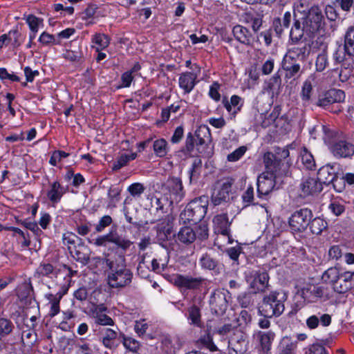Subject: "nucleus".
Returning a JSON list of instances; mask_svg holds the SVG:
<instances>
[{
	"instance_id": "nucleus-5",
	"label": "nucleus",
	"mask_w": 354,
	"mask_h": 354,
	"mask_svg": "<svg viewBox=\"0 0 354 354\" xmlns=\"http://www.w3.org/2000/svg\"><path fill=\"white\" fill-rule=\"evenodd\" d=\"M208 201L205 196L196 198L191 201L180 214L184 223L196 224L205 217L207 210Z\"/></svg>"
},
{
	"instance_id": "nucleus-8",
	"label": "nucleus",
	"mask_w": 354,
	"mask_h": 354,
	"mask_svg": "<svg viewBox=\"0 0 354 354\" xmlns=\"http://www.w3.org/2000/svg\"><path fill=\"white\" fill-rule=\"evenodd\" d=\"M176 236L180 243L188 245L193 243L196 238L202 241L206 239L208 237V228L205 224L194 227L185 226L180 229Z\"/></svg>"
},
{
	"instance_id": "nucleus-39",
	"label": "nucleus",
	"mask_w": 354,
	"mask_h": 354,
	"mask_svg": "<svg viewBox=\"0 0 354 354\" xmlns=\"http://www.w3.org/2000/svg\"><path fill=\"white\" fill-rule=\"evenodd\" d=\"M291 21V14L290 12H285L283 20L279 17H276L272 21V28L276 32L278 37H280L283 31L284 28H288Z\"/></svg>"
},
{
	"instance_id": "nucleus-16",
	"label": "nucleus",
	"mask_w": 354,
	"mask_h": 354,
	"mask_svg": "<svg viewBox=\"0 0 354 354\" xmlns=\"http://www.w3.org/2000/svg\"><path fill=\"white\" fill-rule=\"evenodd\" d=\"M337 164H327L322 167L317 172V179L321 184L329 185L333 183L335 189L341 192V189H337L335 183L337 181V176L336 173Z\"/></svg>"
},
{
	"instance_id": "nucleus-40",
	"label": "nucleus",
	"mask_w": 354,
	"mask_h": 354,
	"mask_svg": "<svg viewBox=\"0 0 354 354\" xmlns=\"http://www.w3.org/2000/svg\"><path fill=\"white\" fill-rule=\"evenodd\" d=\"M187 319L191 321V324L197 327H201L203 322L200 307L195 304L190 306L187 308Z\"/></svg>"
},
{
	"instance_id": "nucleus-36",
	"label": "nucleus",
	"mask_w": 354,
	"mask_h": 354,
	"mask_svg": "<svg viewBox=\"0 0 354 354\" xmlns=\"http://www.w3.org/2000/svg\"><path fill=\"white\" fill-rule=\"evenodd\" d=\"M257 339L259 341L261 349L265 352L270 350L271 344L275 337V333L272 330L258 331L256 333Z\"/></svg>"
},
{
	"instance_id": "nucleus-4",
	"label": "nucleus",
	"mask_w": 354,
	"mask_h": 354,
	"mask_svg": "<svg viewBox=\"0 0 354 354\" xmlns=\"http://www.w3.org/2000/svg\"><path fill=\"white\" fill-rule=\"evenodd\" d=\"M301 14L302 24L306 29V33L309 37L322 35L325 32V17L318 6H313Z\"/></svg>"
},
{
	"instance_id": "nucleus-53",
	"label": "nucleus",
	"mask_w": 354,
	"mask_h": 354,
	"mask_svg": "<svg viewBox=\"0 0 354 354\" xmlns=\"http://www.w3.org/2000/svg\"><path fill=\"white\" fill-rule=\"evenodd\" d=\"M14 328L12 322L7 318H0V335L6 336L9 335Z\"/></svg>"
},
{
	"instance_id": "nucleus-6",
	"label": "nucleus",
	"mask_w": 354,
	"mask_h": 354,
	"mask_svg": "<svg viewBox=\"0 0 354 354\" xmlns=\"http://www.w3.org/2000/svg\"><path fill=\"white\" fill-rule=\"evenodd\" d=\"M313 213L309 208L304 207L295 211L288 218V226L292 233H303L309 225Z\"/></svg>"
},
{
	"instance_id": "nucleus-11",
	"label": "nucleus",
	"mask_w": 354,
	"mask_h": 354,
	"mask_svg": "<svg viewBox=\"0 0 354 354\" xmlns=\"http://www.w3.org/2000/svg\"><path fill=\"white\" fill-rule=\"evenodd\" d=\"M174 221V216L171 214H168L161 223L157 225V241L163 248H167V242L176 236V234H173Z\"/></svg>"
},
{
	"instance_id": "nucleus-9",
	"label": "nucleus",
	"mask_w": 354,
	"mask_h": 354,
	"mask_svg": "<svg viewBox=\"0 0 354 354\" xmlns=\"http://www.w3.org/2000/svg\"><path fill=\"white\" fill-rule=\"evenodd\" d=\"M162 190L164 195L169 199L170 205L181 201L185 194L181 179L174 176L167 178L162 184Z\"/></svg>"
},
{
	"instance_id": "nucleus-20",
	"label": "nucleus",
	"mask_w": 354,
	"mask_h": 354,
	"mask_svg": "<svg viewBox=\"0 0 354 354\" xmlns=\"http://www.w3.org/2000/svg\"><path fill=\"white\" fill-rule=\"evenodd\" d=\"M248 341L242 333H234L228 341L229 354H244L248 350Z\"/></svg>"
},
{
	"instance_id": "nucleus-27",
	"label": "nucleus",
	"mask_w": 354,
	"mask_h": 354,
	"mask_svg": "<svg viewBox=\"0 0 354 354\" xmlns=\"http://www.w3.org/2000/svg\"><path fill=\"white\" fill-rule=\"evenodd\" d=\"M244 100L237 95H233L229 101L227 97H223L222 104L227 111L234 117L241 111L243 106Z\"/></svg>"
},
{
	"instance_id": "nucleus-42",
	"label": "nucleus",
	"mask_w": 354,
	"mask_h": 354,
	"mask_svg": "<svg viewBox=\"0 0 354 354\" xmlns=\"http://www.w3.org/2000/svg\"><path fill=\"white\" fill-rule=\"evenodd\" d=\"M312 234L320 235L328 227V223L322 218L317 216L310 219V225H308Z\"/></svg>"
},
{
	"instance_id": "nucleus-60",
	"label": "nucleus",
	"mask_w": 354,
	"mask_h": 354,
	"mask_svg": "<svg viewBox=\"0 0 354 354\" xmlns=\"http://www.w3.org/2000/svg\"><path fill=\"white\" fill-rule=\"evenodd\" d=\"M313 91L312 84L309 80H306L302 86L301 97L303 101L308 102L310 99Z\"/></svg>"
},
{
	"instance_id": "nucleus-25",
	"label": "nucleus",
	"mask_w": 354,
	"mask_h": 354,
	"mask_svg": "<svg viewBox=\"0 0 354 354\" xmlns=\"http://www.w3.org/2000/svg\"><path fill=\"white\" fill-rule=\"evenodd\" d=\"M198 73L194 72H184L180 74L178 78L179 87L185 94L192 92L197 84Z\"/></svg>"
},
{
	"instance_id": "nucleus-37",
	"label": "nucleus",
	"mask_w": 354,
	"mask_h": 354,
	"mask_svg": "<svg viewBox=\"0 0 354 354\" xmlns=\"http://www.w3.org/2000/svg\"><path fill=\"white\" fill-rule=\"evenodd\" d=\"M60 270L53 264L44 261L41 262L36 270V274L39 277H57Z\"/></svg>"
},
{
	"instance_id": "nucleus-22",
	"label": "nucleus",
	"mask_w": 354,
	"mask_h": 354,
	"mask_svg": "<svg viewBox=\"0 0 354 354\" xmlns=\"http://www.w3.org/2000/svg\"><path fill=\"white\" fill-rule=\"evenodd\" d=\"M354 287V272H341L334 283L333 290L339 294H345Z\"/></svg>"
},
{
	"instance_id": "nucleus-12",
	"label": "nucleus",
	"mask_w": 354,
	"mask_h": 354,
	"mask_svg": "<svg viewBox=\"0 0 354 354\" xmlns=\"http://www.w3.org/2000/svg\"><path fill=\"white\" fill-rule=\"evenodd\" d=\"M234 183V180L232 178H225L220 187L215 189L212 194V203L214 205H219L223 203L228 202L232 194V187Z\"/></svg>"
},
{
	"instance_id": "nucleus-55",
	"label": "nucleus",
	"mask_w": 354,
	"mask_h": 354,
	"mask_svg": "<svg viewBox=\"0 0 354 354\" xmlns=\"http://www.w3.org/2000/svg\"><path fill=\"white\" fill-rule=\"evenodd\" d=\"M121 189L117 186H111L108 190L109 204L115 205L120 200Z\"/></svg>"
},
{
	"instance_id": "nucleus-48",
	"label": "nucleus",
	"mask_w": 354,
	"mask_h": 354,
	"mask_svg": "<svg viewBox=\"0 0 354 354\" xmlns=\"http://www.w3.org/2000/svg\"><path fill=\"white\" fill-rule=\"evenodd\" d=\"M339 274L336 268H330L323 273L322 279L325 283H332L333 287L334 283L337 281Z\"/></svg>"
},
{
	"instance_id": "nucleus-3",
	"label": "nucleus",
	"mask_w": 354,
	"mask_h": 354,
	"mask_svg": "<svg viewBox=\"0 0 354 354\" xmlns=\"http://www.w3.org/2000/svg\"><path fill=\"white\" fill-rule=\"evenodd\" d=\"M286 299V293L276 290L272 291L268 295H264L258 308V313L262 317H279L285 310L284 302Z\"/></svg>"
},
{
	"instance_id": "nucleus-14",
	"label": "nucleus",
	"mask_w": 354,
	"mask_h": 354,
	"mask_svg": "<svg viewBox=\"0 0 354 354\" xmlns=\"http://www.w3.org/2000/svg\"><path fill=\"white\" fill-rule=\"evenodd\" d=\"M345 93L340 89H330L319 96L316 104L325 109H330L333 104L343 102Z\"/></svg>"
},
{
	"instance_id": "nucleus-62",
	"label": "nucleus",
	"mask_w": 354,
	"mask_h": 354,
	"mask_svg": "<svg viewBox=\"0 0 354 354\" xmlns=\"http://www.w3.org/2000/svg\"><path fill=\"white\" fill-rule=\"evenodd\" d=\"M112 222L113 220L110 216L106 215L102 216L98 223L95 225L96 232H102L106 227L109 226Z\"/></svg>"
},
{
	"instance_id": "nucleus-59",
	"label": "nucleus",
	"mask_w": 354,
	"mask_h": 354,
	"mask_svg": "<svg viewBox=\"0 0 354 354\" xmlns=\"http://www.w3.org/2000/svg\"><path fill=\"white\" fill-rule=\"evenodd\" d=\"M145 190V187L140 183H133L127 188V191L133 197H140Z\"/></svg>"
},
{
	"instance_id": "nucleus-51",
	"label": "nucleus",
	"mask_w": 354,
	"mask_h": 354,
	"mask_svg": "<svg viewBox=\"0 0 354 354\" xmlns=\"http://www.w3.org/2000/svg\"><path fill=\"white\" fill-rule=\"evenodd\" d=\"M26 21L28 24L30 31L38 32L39 27L43 26V19L36 17L34 15H29L26 18Z\"/></svg>"
},
{
	"instance_id": "nucleus-21",
	"label": "nucleus",
	"mask_w": 354,
	"mask_h": 354,
	"mask_svg": "<svg viewBox=\"0 0 354 354\" xmlns=\"http://www.w3.org/2000/svg\"><path fill=\"white\" fill-rule=\"evenodd\" d=\"M277 179L263 172L257 178V196L263 198L268 196L275 187Z\"/></svg>"
},
{
	"instance_id": "nucleus-34",
	"label": "nucleus",
	"mask_w": 354,
	"mask_h": 354,
	"mask_svg": "<svg viewBox=\"0 0 354 354\" xmlns=\"http://www.w3.org/2000/svg\"><path fill=\"white\" fill-rule=\"evenodd\" d=\"M297 12H294V23L290 32V38L292 42H298L301 41L306 32L304 26L302 24L301 17L297 18Z\"/></svg>"
},
{
	"instance_id": "nucleus-38",
	"label": "nucleus",
	"mask_w": 354,
	"mask_h": 354,
	"mask_svg": "<svg viewBox=\"0 0 354 354\" xmlns=\"http://www.w3.org/2000/svg\"><path fill=\"white\" fill-rule=\"evenodd\" d=\"M243 21L246 24H251L252 28L257 32L262 26L263 15L257 12H248L243 16Z\"/></svg>"
},
{
	"instance_id": "nucleus-43",
	"label": "nucleus",
	"mask_w": 354,
	"mask_h": 354,
	"mask_svg": "<svg viewBox=\"0 0 354 354\" xmlns=\"http://www.w3.org/2000/svg\"><path fill=\"white\" fill-rule=\"evenodd\" d=\"M151 207L156 210L157 213L165 214L167 212L168 207L171 205L169 204V199L167 198H157L153 197L151 198Z\"/></svg>"
},
{
	"instance_id": "nucleus-64",
	"label": "nucleus",
	"mask_w": 354,
	"mask_h": 354,
	"mask_svg": "<svg viewBox=\"0 0 354 354\" xmlns=\"http://www.w3.org/2000/svg\"><path fill=\"white\" fill-rule=\"evenodd\" d=\"M328 209L336 216L342 215L345 211L344 205L337 201L332 202L329 205Z\"/></svg>"
},
{
	"instance_id": "nucleus-56",
	"label": "nucleus",
	"mask_w": 354,
	"mask_h": 354,
	"mask_svg": "<svg viewBox=\"0 0 354 354\" xmlns=\"http://www.w3.org/2000/svg\"><path fill=\"white\" fill-rule=\"evenodd\" d=\"M328 65V55L326 52H322L319 54L317 57L315 62L316 70L317 71L322 72L325 70V68Z\"/></svg>"
},
{
	"instance_id": "nucleus-10",
	"label": "nucleus",
	"mask_w": 354,
	"mask_h": 354,
	"mask_svg": "<svg viewBox=\"0 0 354 354\" xmlns=\"http://www.w3.org/2000/svg\"><path fill=\"white\" fill-rule=\"evenodd\" d=\"M269 279V275L264 269L252 270L245 273V280L254 294L266 292Z\"/></svg>"
},
{
	"instance_id": "nucleus-31",
	"label": "nucleus",
	"mask_w": 354,
	"mask_h": 354,
	"mask_svg": "<svg viewBox=\"0 0 354 354\" xmlns=\"http://www.w3.org/2000/svg\"><path fill=\"white\" fill-rule=\"evenodd\" d=\"M66 192V189L56 180L50 184V189L47 192L46 195L51 203L56 204L61 201Z\"/></svg>"
},
{
	"instance_id": "nucleus-19",
	"label": "nucleus",
	"mask_w": 354,
	"mask_h": 354,
	"mask_svg": "<svg viewBox=\"0 0 354 354\" xmlns=\"http://www.w3.org/2000/svg\"><path fill=\"white\" fill-rule=\"evenodd\" d=\"M203 281V277H193L190 275L183 274H176L174 279V283L176 286L192 290L200 289Z\"/></svg>"
},
{
	"instance_id": "nucleus-50",
	"label": "nucleus",
	"mask_w": 354,
	"mask_h": 354,
	"mask_svg": "<svg viewBox=\"0 0 354 354\" xmlns=\"http://www.w3.org/2000/svg\"><path fill=\"white\" fill-rule=\"evenodd\" d=\"M301 159L303 165L307 169L313 170L315 169V162L313 156L306 149L301 151Z\"/></svg>"
},
{
	"instance_id": "nucleus-24",
	"label": "nucleus",
	"mask_w": 354,
	"mask_h": 354,
	"mask_svg": "<svg viewBox=\"0 0 354 354\" xmlns=\"http://www.w3.org/2000/svg\"><path fill=\"white\" fill-rule=\"evenodd\" d=\"M196 147L200 153H205V149L211 142L212 136L207 125H201L195 131Z\"/></svg>"
},
{
	"instance_id": "nucleus-45",
	"label": "nucleus",
	"mask_w": 354,
	"mask_h": 354,
	"mask_svg": "<svg viewBox=\"0 0 354 354\" xmlns=\"http://www.w3.org/2000/svg\"><path fill=\"white\" fill-rule=\"evenodd\" d=\"M33 288L30 283H23L17 288V295L21 301L31 298Z\"/></svg>"
},
{
	"instance_id": "nucleus-52",
	"label": "nucleus",
	"mask_w": 354,
	"mask_h": 354,
	"mask_svg": "<svg viewBox=\"0 0 354 354\" xmlns=\"http://www.w3.org/2000/svg\"><path fill=\"white\" fill-rule=\"evenodd\" d=\"M351 62H348L346 65H342V68H341L339 74V80L341 82H346L354 77L353 70L351 67Z\"/></svg>"
},
{
	"instance_id": "nucleus-18",
	"label": "nucleus",
	"mask_w": 354,
	"mask_h": 354,
	"mask_svg": "<svg viewBox=\"0 0 354 354\" xmlns=\"http://www.w3.org/2000/svg\"><path fill=\"white\" fill-rule=\"evenodd\" d=\"M98 335L100 342L106 348L114 350L120 344V333L111 328H104L100 330Z\"/></svg>"
},
{
	"instance_id": "nucleus-32",
	"label": "nucleus",
	"mask_w": 354,
	"mask_h": 354,
	"mask_svg": "<svg viewBox=\"0 0 354 354\" xmlns=\"http://www.w3.org/2000/svg\"><path fill=\"white\" fill-rule=\"evenodd\" d=\"M213 223L218 233L223 236H228L230 234V226L231 223L227 214H220L214 216Z\"/></svg>"
},
{
	"instance_id": "nucleus-28",
	"label": "nucleus",
	"mask_w": 354,
	"mask_h": 354,
	"mask_svg": "<svg viewBox=\"0 0 354 354\" xmlns=\"http://www.w3.org/2000/svg\"><path fill=\"white\" fill-rule=\"evenodd\" d=\"M182 346L183 342L178 336L165 337L162 340V349L166 354H176Z\"/></svg>"
},
{
	"instance_id": "nucleus-26",
	"label": "nucleus",
	"mask_w": 354,
	"mask_h": 354,
	"mask_svg": "<svg viewBox=\"0 0 354 354\" xmlns=\"http://www.w3.org/2000/svg\"><path fill=\"white\" fill-rule=\"evenodd\" d=\"M281 78L279 73H276L264 83L263 91L267 93L272 98L277 97L281 91Z\"/></svg>"
},
{
	"instance_id": "nucleus-29",
	"label": "nucleus",
	"mask_w": 354,
	"mask_h": 354,
	"mask_svg": "<svg viewBox=\"0 0 354 354\" xmlns=\"http://www.w3.org/2000/svg\"><path fill=\"white\" fill-rule=\"evenodd\" d=\"M232 33L235 39L241 44L248 46L252 45L253 37L247 28L241 25H236L234 26Z\"/></svg>"
},
{
	"instance_id": "nucleus-2",
	"label": "nucleus",
	"mask_w": 354,
	"mask_h": 354,
	"mask_svg": "<svg viewBox=\"0 0 354 354\" xmlns=\"http://www.w3.org/2000/svg\"><path fill=\"white\" fill-rule=\"evenodd\" d=\"M324 140L330 153L336 159L351 160L354 156V143L342 138L340 135L323 126Z\"/></svg>"
},
{
	"instance_id": "nucleus-23",
	"label": "nucleus",
	"mask_w": 354,
	"mask_h": 354,
	"mask_svg": "<svg viewBox=\"0 0 354 354\" xmlns=\"http://www.w3.org/2000/svg\"><path fill=\"white\" fill-rule=\"evenodd\" d=\"M303 297L310 302H315L318 299L327 300L329 292L327 288L324 286H310L302 290Z\"/></svg>"
},
{
	"instance_id": "nucleus-61",
	"label": "nucleus",
	"mask_w": 354,
	"mask_h": 354,
	"mask_svg": "<svg viewBox=\"0 0 354 354\" xmlns=\"http://www.w3.org/2000/svg\"><path fill=\"white\" fill-rule=\"evenodd\" d=\"M225 252L232 261L239 264V257L242 252L241 246L236 245L235 247L227 248L225 250Z\"/></svg>"
},
{
	"instance_id": "nucleus-41",
	"label": "nucleus",
	"mask_w": 354,
	"mask_h": 354,
	"mask_svg": "<svg viewBox=\"0 0 354 354\" xmlns=\"http://www.w3.org/2000/svg\"><path fill=\"white\" fill-rule=\"evenodd\" d=\"M354 54H349L348 50L344 48V44L342 47L339 46L338 48L333 53V59L337 63H342L343 66L348 64L350 60L353 62V57Z\"/></svg>"
},
{
	"instance_id": "nucleus-15",
	"label": "nucleus",
	"mask_w": 354,
	"mask_h": 354,
	"mask_svg": "<svg viewBox=\"0 0 354 354\" xmlns=\"http://www.w3.org/2000/svg\"><path fill=\"white\" fill-rule=\"evenodd\" d=\"M198 262L203 270L212 271L216 274L220 273L222 268V263L218 255L213 251L202 254Z\"/></svg>"
},
{
	"instance_id": "nucleus-35",
	"label": "nucleus",
	"mask_w": 354,
	"mask_h": 354,
	"mask_svg": "<svg viewBox=\"0 0 354 354\" xmlns=\"http://www.w3.org/2000/svg\"><path fill=\"white\" fill-rule=\"evenodd\" d=\"M294 43L295 45L289 49L298 55L301 59L306 62L311 51L310 42L309 41H299Z\"/></svg>"
},
{
	"instance_id": "nucleus-1",
	"label": "nucleus",
	"mask_w": 354,
	"mask_h": 354,
	"mask_svg": "<svg viewBox=\"0 0 354 354\" xmlns=\"http://www.w3.org/2000/svg\"><path fill=\"white\" fill-rule=\"evenodd\" d=\"M107 243L114 244L108 248L107 253L104 254L103 263L108 268L105 271L107 284L112 288L127 286L131 283L133 273L127 268L125 253L133 243L122 237L116 230H111L97 237L94 244L97 246H106Z\"/></svg>"
},
{
	"instance_id": "nucleus-44",
	"label": "nucleus",
	"mask_w": 354,
	"mask_h": 354,
	"mask_svg": "<svg viewBox=\"0 0 354 354\" xmlns=\"http://www.w3.org/2000/svg\"><path fill=\"white\" fill-rule=\"evenodd\" d=\"M153 149L156 156L165 157L169 151L167 142L164 138H158L153 142Z\"/></svg>"
},
{
	"instance_id": "nucleus-33",
	"label": "nucleus",
	"mask_w": 354,
	"mask_h": 354,
	"mask_svg": "<svg viewBox=\"0 0 354 354\" xmlns=\"http://www.w3.org/2000/svg\"><path fill=\"white\" fill-rule=\"evenodd\" d=\"M80 241L81 243L77 245L68 246V250L74 259L85 265L89 261V257L84 252L86 246L82 243L81 239Z\"/></svg>"
},
{
	"instance_id": "nucleus-13",
	"label": "nucleus",
	"mask_w": 354,
	"mask_h": 354,
	"mask_svg": "<svg viewBox=\"0 0 354 354\" xmlns=\"http://www.w3.org/2000/svg\"><path fill=\"white\" fill-rule=\"evenodd\" d=\"M209 307L211 312L216 315H222L228 306L227 293L224 290H216L210 296Z\"/></svg>"
},
{
	"instance_id": "nucleus-47",
	"label": "nucleus",
	"mask_w": 354,
	"mask_h": 354,
	"mask_svg": "<svg viewBox=\"0 0 354 354\" xmlns=\"http://www.w3.org/2000/svg\"><path fill=\"white\" fill-rule=\"evenodd\" d=\"M120 343H122L123 346L130 351L136 352L140 347V343L138 341L131 337H126L124 334L120 333Z\"/></svg>"
},
{
	"instance_id": "nucleus-58",
	"label": "nucleus",
	"mask_w": 354,
	"mask_h": 354,
	"mask_svg": "<svg viewBox=\"0 0 354 354\" xmlns=\"http://www.w3.org/2000/svg\"><path fill=\"white\" fill-rule=\"evenodd\" d=\"M238 301L242 308H249L254 304L252 294L244 292L239 296Z\"/></svg>"
},
{
	"instance_id": "nucleus-30",
	"label": "nucleus",
	"mask_w": 354,
	"mask_h": 354,
	"mask_svg": "<svg viewBox=\"0 0 354 354\" xmlns=\"http://www.w3.org/2000/svg\"><path fill=\"white\" fill-rule=\"evenodd\" d=\"M301 64L283 59L281 67L285 71V79H297L302 73Z\"/></svg>"
},
{
	"instance_id": "nucleus-17",
	"label": "nucleus",
	"mask_w": 354,
	"mask_h": 354,
	"mask_svg": "<svg viewBox=\"0 0 354 354\" xmlns=\"http://www.w3.org/2000/svg\"><path fill=\"white\" fill-rule=\"evenodd\" d=\"M300 196L306 198L309 196H315L323 189L322 185L317 178H304L299 185Z\"/></svg>"
},
{
	"instance_id": "nucleus-7",
	"label": "nucleus",
	"mask_w": 354,
	"mask_h": 354,
	"mask_svg": "<svg viewBox=\"0 0 354 354\" xmlns=\"http://www.w3.org/2000/svg\"><path fill=\"white\" fill-rule=\"evenodd\" d=\"M263 163L266 169L264 173L273 176L275 179L286 176L290 165L289 161L283 162V160L276 158V156L271 152L264 154Z\"/></svg>"
},
{
	"instance_id": "nucleus-49",
	"label": "nucleus",
	"mask_w": 354,
	"mask_h": 354,
	"mask_svg": "<svg viewBox=\"0 0 354 354\" xmlns=\"http://www.w3.org/2000/svg\"><path fill=\"white\" fill-rule=\"evenodd\" d=\"M106 310V308H100V312L96 313L95 316V323L101 326H113V320L108 315L103 314L102 311Z\"/></svg>"
},
{
	"instance_id": "nucleus-46",
	"label": "nucleus",
	"mask_w": 354,
	"mask_h": 354,
	"mask_svg": "<svg viewBox=\"0 0 354 354\" xmlns=\"http://www.w3.org/2000/svg\"><path fill=\"white\" fill-rule=\"evenodd\" d=\"M344 39V48L348 50L349 54H354V26L347 28Z\"/></svg>"
},
{
	"instance_id": "nucleus-63",
	"label": "nucleus",
	"mask_w": 354,
	"mask_h": 354,
	"mask_svg": "<svg viewBox=\"0 0 354 354\" xmlns=\"http://www.w3.org/2000/svg\"><path fill=\"white\" fill-rule=\"evenodd\" d=\"M242 200L245 206L252 204L254 200V188L252 185H249L247 189L243 192Z\"/></svg>"
},
{
	"instance_id": "nucleus-54",
	"label": "nucleus",
	"mask_w": 354,
	"mask_h": 354,
	"mask_svg": "<svg viewBox=\"0 0 354 354\" xmlns=\"http://www.w3.org/2000/svg\"><path fill=\"white\" fill-rule=\"evenodd\" d=\"M47 298L50 304L49 315L50 317H53L59 313V302L61 299H58L57 297H54V295L53 294L47 295Z\"/></svg>"
},
{
	"instance_id": "nucleus-57",
	"label": "nucleus",
	"mask_w": 354,
	"mask_h": 354,
	"mask_svg": "<svg viewBox=\"0 0 354 354\" xmlns=\"http://www.w3.org/2000/svg\"><path fill=\"white\" fill-rule=\"evenodd\" d=\"M93 42L98 46L97 48L104 49L109 45L110 39L105 34H96L93 39Z\"/></svg>"
}]
</instances>
